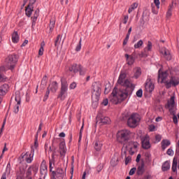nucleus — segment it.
Returning a JSON list of instances; mask_svg holds the SVG:
<instances>
[{
    "instance_id": "obj_32",
    "label": "nucleus",
    "mask_w": 179,
    "mask_h": 179,
    "mask_svg": "<svg viewBox=\"0 0 179 179\" xmlns=\"http://www.w3.org/2000/svg\"><path fill=\"white\" fill-rule=\"evenodd\" d=\"M148 55H149V52L148 51V48H144V51L141 52V53L138 55V57H140V58H146Z\"/></svg>"
},
{
    "instance_id": "obj_5",
    "label": "nucleus",
    "mask_w": 179,
    "mask_h": 179,
    "mask_svg": "<svg viewBox=\"0 0 179 179\" xmlns=\"http://www.w3.org/2000/svg\"><path fill=\"white\" fill-rule=\"evenodd\" d=\"M132 132L128 129L120 130L117 134V139L119 143L125 144L131 139Z\"/></svg>"
},
{
    "instance_id": "obj_28",
    "label": "nucleus",
    "mask_w": 179,
    "mask_h": 179,
    "mask_svg": "<svg viewBox=\"0 0 179 179\" xmlns=\"http://www.w3.org/2000/svg\"><path fill=\"white\" fill-rule=\"evenodd\" d=\"M162 171H167L170 170V162L166 161L162 166Z\"/></svg>"
},
{
    "instance_id": "obj_6",
    "label": "nucleus",
    "mask_w": 179,
    "mask_h": 179,
    "mask_svg": "<svg viewBox=\"0 0 179 179\" xmlns=\"http://www.w3.org/2000/svg\"><path fill=\"white\" fill-rule=\"evenodd\" d=\"M141 122V116L138 113H133L127 120V125L129 128H136Z\"/></svg>"
},
{
    "instance_id": "obj_12",
    "label": "nucleus",
    "mask_w": 179,
    "mask_h": 179,
    "mask_svg": "<svg viewBox=\"0 0 179 179\" xmlns=\"http://www.w3.org/2000/svg\"><path fill=\"white\" fill-rule=\"evenodd\" d=\"M141 143L143 149H145V150H148V149H150V148L152 147V145H150V140L148 136H145L144 138H142Z\"/></svg>"
},
{
    "instance_id": "obj_15",
    "label": "nucleus",
    "mask_w": 179,
    "mask_h": 179,
    "mask_svg": "<svg viewBox=\"0 0 179 179\" xmlns=\"http://www.w3.org/2000/svg\"><path fill=\"white\" fill-rule=\"evenodd\" d=\"M99 122V124H102L103 125H106V124H110L111 122V120L108 117H96V124Z\"/></svg>"
},
{
    "instance_id": "obj_30",
    "label": "nucleus",
    "mask_w": 179,
    "mask_h": 179,
    "mask_svg": "<svg viewBox=\"0 0 179 179\" xmlns=\"http://www.w3.org/2000/svg\"><path fill=\"white\" fill-rule=\"evenodd\" d=\"M40 171L41 176H45V174H47V165L41 164Z\"/></svg>"
},
{
    "instance_id": "obj_36",
    "label": "nucleus",
    "mask_w": 179,
    "mask_h": 179,
    "mask_svg": "<svg viewBox=\"0 0 179 179\" xmlns=\"http://www.w3.org/2000/svg\"><path fill=\"white\" fill-rule=\"evenodd\" d=\"M141 75H142V71L140 68L136 69L134 73V78H136V79H138L141 76Z\"/></svg>"
},
{
    "instance_id": "obj_52",
    "label": "nucleus",
    "mask_w": 179,
    "mask_h": 179,
    "mask_svg": "<svg viewBox=\"0 0 179 179\" xmlns=\"http://www.w3.org/2000/svg\"><path fill=\"white\" fill-rule=\"evenodd\" d=\"M128 19H129L128 15H124V18H123V24H127V23H128Z\"/></svg>"
},
{
    "instance_id": "obj_33",
    "label": "nucleus",
    "mask_w": 179,
    "mask_h": 179,
    "mask_svg": "<svg viewBox=\"0 0 179 179\" xmlns=\"http://www.w3.org/2000/svg\"><path fill=\"white\" fill-rule=\"evenodd\" d=\"M59 44H61V34L57 35L56 39L55 40V47H59Z\"/></svg>"
},
{
    "instance_id": "obj_56",
    "label": "nucleus",
    "mask_w": 179,
    "mask_h": 179,
    "mask_svg": "<svg viewBox=\"0 0 179 179\" xmlns=\"http://www.w3.org/2000/svg\"><path fill=\"white\" fill-rule=\"evenodd\" d=\"M101 170H103V166L102 165H98L96 167V171L98 173H100V171H101Z\"/></svg>"
},
{
    "instance_id": "obj_57",
    "label": "nucleus",
    "mask_w": 179,
    "mask_h": 179,
    "mask_svg": "<svg viewBox=\"0 0 179 179\" xmlns=\"http://www.w3.org/2000/svg\"><path fill=\"white\" fill-rule=\"evenodd\" d=\"M133 149H134V148L131 147V148H129V155H131V156H132L133 155H135V151H133Z\"/></svg>"
},
{
    "instance_id": "obj_63",
    "label": "nucleus",
    "mask_w": 179,
    "mask_h": 179,
    "mask_svg": "<svg viewBox=\"0 0 179 179\" xmlns=\"http://www.w3.org/2000/svg\"><path fill=\"white\" fill-rule=\"evenodd\" d=\"M130 8H133V10H134V9H136V8H138V3H133V4L131 6Z\"/></svg>"
},
{
    "instance_id": "obj_24",
    "label": "nucleus",
    "mask_w": 179,
    "mask_h": 179,
    "mask_svg": "<svg viewBox=\"0 0 179 179\" xmlns=\"http://www.w3.org/2000/svg\"><path fill=\"white\" fill-rule=\"evenodd\" d=\"M161 145L162 150H166L167 146H170V145H171V143L169 140L166 139L162 141Z\"/></svg>"
},
{
    "instance_id": "obj_50",
    "label": "nucleus",
    "mask_w": 179,
    "mask_h": 179,
    "mask_svg": "<svg viewBox=\"0 0 179 179\" xmlns=\"http://www.w3.org/2000/svg\"><path fill=\"white\" fill-rule=\"evenodd\" d=\"M83 127H85L84 122H83V125H82L80 131L79 142H80V140L82 139V131H83Z\"/></svg>"
},
{
    "instance_id": "obj_35",
    "label": "nucleus",
    "mask_w": 179,
    "mask_h": 179,
    "mask_svg": "<svg viewBox=\"0 0 179 179\" xmlns=\"http://www.w3.org/2000/svg\"><path fill=\"white\" fill-rule=\"evenodd\" d=\"M40 15V9L37 8L34 14V17H33V22H36V20H37V17H38Z\"/></svg>"
},
{
    "instance_id": "obj_13",
    "label": "nucleus",
    "mask_w": 179,
    "mask_h": 179,
    "mask_svg": "<svg viewBox=\"0 0 179 179\" xmlns=\"http://www.w3.org/2000/svg\"><path fill=\"white\" fill-rule=\"evenodd\" d=\"M5 73H6V68H5L4 66H0V83L6 82V80H8V77L5 76Z\"/></svg>"
},
{
    "instance_id": "obj_27",
    "label": "nucleus",
    "mask_w": 179,
    "mask_h": 179,
    "mask_svg": "<svg viewBox=\"0 0 179 179\" xmlns=\"http://www.w3.org/2000/svg\"><path fill=\"white\" fill-rule=\"evenodd\" d=\"M12 41L13 43H15L19 42V34L16 31H15L12 34Z\"/></svg>"
},
{
    "instance_id": "obj_10",
    "label": "nucleus",
    "mask_w": 179,
    "mask_h": 179,
    "mask_svg": "<svg viewBox=\"0 0 179 179\" xmlns=\"http://www.w3.org/2000/svg\"><path fill=\"white\" fill-rule=\"evenodd\" d=\"M70 72H73V73H80V75H85V71H83V67L80 64H74L69 68Z\"/></svg>"
},
{
    "instance_id": "obj_58",
    "label": "nucleus",
    "mask_w": 179,
    "mask_h": 179,
    "mask_svg": "<svg viewBox=\"0 0 179 179\" xmlns=\"http://www.w3.org/2000/svg\"><path fill=\"white\" fill-rule=\"evenodd\" d=\"M155 139H156V141H157V142H160V141H162V136H160V135H156L155 136Z\"/></svg>"
},
{
    "instance_id": "obj_38",
    "label": "nucleus",
    "mask_w": 179,
    "mask_h": 179,
    "mask_svg": "<svg viewBox=\"0 0 179 179\" xmlns=\"http://www.w3.org/2000/svg\"><path fill=\"white\" fill-rule=\"evenodd\" d=\"M31 171H33V166H29L26 173V177L30 178L31 176Z\"/></svg>"
},
{
    "instance_id": "obj_11",
    "label": "nucleus",
    "mask_w": 179,
    "mask_h": 179,
    "mask_svg": "<svg viewBox=\"0 0 179 179\" xmlns=\"http://www.w3.org/2000/svg\"><path fill=\"white\" fill-rule=\"evenodd\" d=\"M51 175L57 179H64V169L58 167L55 171H52Z\"/></svg>"
},
{
    "instance_id": "obj_49",
    "label": "nucleus",
    "mask_w": 179,
    "mask_h": 179,
    "mask_svg": "<svg viewBox=\"0 0 179 179\" xmlns=\"http://www.w3.org/2000/svg\"><path fill=\"white\" fill-rule=\"evenodd\" d=\"M155 129H156V127L155 126V124H151L149 126V131L150 132H155Z\"/></svg>"
},
{
    "instance_id": "obj_23",
    "label": "nucleus",
    "mask_w": 179,
    "mask_h": 179,
    "mask_svg": "<svg viewBox=\"0 0 179 179\" xmlns=\"http://www.w3.org/2000/svg\"><path fill=\"white\" fill-rule=\"evenodd\" d=\"M124 57L127 61L128 65H134V62H135V58L132 55H129L128 54L124 55Z\"/></svg>"
},
{
    "instance_id": "obj_44",
    "label": "nucleus",
    "mask_w": 179,
    "mask_h": 179,
    "mask_svg": "<svg viewBox=\"0 0 179 179\" xmlns=\"http://www.w3.org/2000/svg\"><path fill=\"white\" fill-rule=\"evenodd\" d=\"M154 3L157 6V9H160V0H154Z\"/></svg>"
},
{
    "instance_id": "obj_40",
    "label": "nucleus",
    "mask_w": 179,
    "mask_h": 179,
    "mask_svg": "<svg viewBox=\"0 0 179 179\" xmlns=\"http://www.w3.org/2000/svg\"><path fill=\"white\" fill-rule=\"evenodd\" d=\"M172 10H173V7H171V6H170V7L166 13L167 19H169V17H171V15H173V13H171Z\"/></svg>"
},
{
    "instance_id": "obj_8",
    "label": "nucleus",
    "mask_w": 179,
    "mask_h": 179,
    "mask_svg": "<svg viewBox=\"0 0 179 179\" xmlns=\"http://www.w3.org/2000/svg\"><path fill=\"white\" fill-rule=\"evenodd\" d=\"M179 85V78L174 75H171L170 80L166 82V88L170 89V87H176Z\"/></svg>"
},
{
    "instance_id": "obj_60",
    "label": "nucleus",
    "mask_w": 179,
    "mask_h": 179,
    "mask_svg": "<svg viewBox=\"0 0 179 179\" xmlns=\"http://www.w3.org/2000/svg\"><path fill=\"white\" fill-rule=\"evenodd\" d=\"M131 161V158L129 157H125V164L127 166V164H128V163H129V162Z\"/></svg>"
},
{
    "instance_id": "obj_61",
    "label": "nucleus",
    "mask_w": 179,
    "mask_h": 179,
    "mask_svg": "<svg viewBox=\"0 0 179 179\" xmlns=\"http://www.w3.org/2000/svg\"><path fill=\"white\" fill-rule=\"evenodd\" d=\"M141 154H138V155H137L136 159V163H139V162H141Z\"/></svg>"
},
{
    "instance_id": "obj_48",
    "label": "nucleus",
    "mask_w": 179,
    "mask_h": 179,
    "mask_svg": "<svg viewBox=\"0 0 179 179\" xmlns=\"http://www.w3.org/2000/svg\"><path fill=\"white\" fill-rule=\"evenodd\" d=\"M43 127V122H41L40 124H39V127H38V131H37V134H38V132H41V128ZM38 136V134H36V138L37 139V137Z\"/></svg>"
},
{
    "instance_id": "obj_34",
    "label": "nucleus",
    "mask_w": 179,
    "mask_h": 179,
    "mask_svg": "<svg viewBox=\"0 0 179 179\" xmlns=\"http://www.w3.org/2000/svg\"><path fill=\"white\" fill-rule=\"evenodd\" d=\"M169 111H170L171 114L172 115H173V122H174V124H178V118H177V115H176V112L172 111L171 109H169Z\"/></svg>"
},
{
    "instance_id": "obj_29",
    "label": "nucleus",
    "mask_w": 179,
    "mask_h": 179,
    "mask_svg": "<svg viewBox=\"0 0 179 179\" xmlns=\"http://www.w3.org/2000/svg\"><path fill=\"white\" fill-rule=\"evenodd\" d=\"M101 148H103V143L100 141H96L94 143V149L96 152H100L101 150Z\"/></svg>"
},
{
    "instance_id": "obj_45",
    "label": "nucleus",
    "mask_w": 179,
    "mask_h": 179,
    "mask_svg": "<svg viewBox=\"0 0 179 179\" xmlns=\"http://www.w3.org/2000/svg\"><path fill=\"white\" fill-rule=\"evenodd\" d=\"M49 169L51 174H52V171H52V169H54V166H52V161H51V159H50L49 161Z\"/></svg>"
},
{
    "instance_id": "obj_14",
    "label": "nucleus",
    "mask_w": 179,
    "mask_h": 179,
    "mask_svg": "<svg viewBox=\"0 0 179 179\" xmlns=\"http://www.w3.org/2000/svg\"><path fill=\"white\" fill-rule=\"evenodd\" d=\"M15 100L17 103L15 108H14V113L17 114L19 113V106H20V103H22V98L20 97V94H16L15 96Z\"/></svg>"
},
{
    "instance_id": "obj_47",
    "label": "nucleus",
    "mask_w": 179,
    "mask_h": 179,
    "mask_svg": "<svg viewBox=\"0 0 179 179\" xmlns=\"http://www.w3.org/2000/svg\"><path fill=\"white\" fill-rule=\"evenodd\" d=\"M166 155H168L169 156H173V155H174V151H173V149L169 148L166 152Z\"/></svg>"
},
{
    "instance_id": "obj_39",
    "label": "nucleus",
    "mask_w": 179,
    "mask_h": 179,
    "mask_svg": "<svg viewBox=\"0 0 179 179\" xmlns=\"http://www.w3.org/2000/svg\"><path fill=\"white\" fill-rule=\"evenodd\" d=\"M143 45V41L140 40L138 42H137V43L134 45V48L136 49L141 48V47H142Z\"/></svg>"
},
{
    "instance_id": "obj_54",
    "label": "nucleus",
    "mask_w": 179,
    "mask_h": 179,
    "mask_svg": "<svg viewBox=\"0 0 179 179\" xmlns=\"http://www.w3.org/2000/svg\"><path fill=\"white\" fill-rule=\"evenodd\" d=\"M76 88V83L73 82L72 83L70 86H69V89L71 90H73Z\"/></svg>"
},
{
    "instance_id": "obj_21",
    "label": "nucleus",
    "mask_w": 179,
    "mask_h": 179,
    "mask_svg": "<svg viewBox=\"0 0 179 179\" xmlns=\"http://www.w3.org/2000/svg\"><path fill=\"white\" fill-rule=\"evenodd\" d=\"M145 173V162H141V164L137 168L138 176H142Z\"/></svg>"
},
{
    "instance_id": "obj_7",
    "label": "nucleus",
    "mask_w": 179,
    "mask_h": 179,
    "mask_svg": "<svg viewBox=\"0 0 179 179\" xmlns=\"http://www.w3.org/2000/svg\"><path fill=\"white\" fill-rule=\"evenodd\" d=\"M61 90H60V94L58 95V99H60L61 100H65V94L68 92V82L66 81V79L64 78H61Z\"/></svg>"
},
{
    "instance_id": "obj_26",
    "label": "nucleus",
    "mask_w": 179,
    "mask_h": 179,
    "mask_svg": "<svg viewBox=\"0 0 179 179\" xmlns=\"http://www.w3.org/2000/svg\"><path fill=\"white\" fill-rule=\"evenodd\" d=\"M178 165V161L177 158L174 157L172 164V171L173 173H177V166Z\"/></svg>"
},
{
    "instance_id": "obj_41",
    "label": "nucleus",
    "mask_w": 179,
    "mask_h": 179,
    "mask_svg": "<svg viewBox=\"0 0 179 179\" xmlns=\"http://www.w3.org/2000/svg\"><path fill=\"white\" fill-rule=\"evenodd\" d=\"M47 82H48V78H47V76H44L41 80V85L45 86V85H47Z\"/></svg>"
},
{
    "instance_id": "obj_55",
    "label": "nucleus",
    "mask_w": 179,
    "mask_h": 179,
    "mask_svg": "<svg viewBox=\"0 0 179 179\" xmlns=\"http://www.w3.org/2000/svg\"><path fill=\"white\" fill-rule=\"evenodd\" d=\"M43 52H44V48H43L42 46L39 49L38 55H41V56L43 55Z\"/></svg>"
},
{
    "instance_id": "obj_25",
    "label": "nucleus",
    "mask_w": 179,
    "mask_h": 179,
    "mask_svg": "<svg viewBox=\"0 0 179 179\" xmlns=\"http://www.w3.org/2000/svg\"><path fill=\"white\" fill-rule=\"evenodd\" d=\"M54 27H55V17H52L49 24L50 33L54 31Z\"/></svg>"
},
{
    "instance_id": "obj_37",
    "label": "nucleus",
    "mask_w": 179,
    "mask_h": 179,
    "mask_svg": "<svg viewBox=\"0 0 179 179\" xmlns=\"http://www.w3.org/2000/svg\"><path fill=\"white\" fill-rule=\"evenodd\" d=\"M110 164L112 166H113V167L117 166V164H118V158L115 157H113L110 160Z\"/></svg>"
},
{
    "instance_id": "obj_22",
    "label": "nucleus",
    "mask_w": 179,
    "mask_h": 179,
    "mask_svg": "<svg viewBox=\"0 0 179 179\" xmlns=\"http://www.w3.org/2000/svg\"><path fill=\"white\" fill-rule=\"evenodd\" d=\"M22 159H25V162H27V163H31V162H33V155L31 157V154H29H29H27V152H26L25 154H22Z\"/></svg>"
},
{
    "instance_id": "obj_20",
    "label": "nucleus",
    "mask_w": 179,
    "mask_h": 179,
    "mask_svg": "<svg viewBox=\"0 0 179 179\" xmlns=\"http://www.w3.org/2000/svg\"><path fill=\"white\" fill-rule=\"evenodd\" d=\"M33 4L29 3V5L25 8V14L28 17H30L31 16V13H33Z\"/></svg>"
},
{
    "instance_id": "obj_31",
    "label": "nucleus",
    "mask_w": 179,
    "mask_h": 179,
    "mask_svg": "<svg viewBox=\"0 0 179 179\" xmlns=\"http://www.w3.org/2000/svg\"><path fill=\"white\" fill-rule=\"evenodd\" d=\"M164 57L167 61H171V54L167 50H164Z\"/></svg>"
},
{
    "instance_id": "obj_19",
    "label": "nucleus",
    "mask_w": 179,
    "mask_h": 179,
    "mask_svg": "<svg viewBox=\"0 0 179 179\" xmlns=\"http://www.w3.org/2000/svg\"><path fill=\"white\" fill-rule=\"evenodd\" d=\"M59 153L60 156L64 157L65 156L66 151L65 150V141H62L59 143Z\"/></svg>"
},
{
    "instance_id": "obj_16",
    "label": "nucleus",
    "mask_w": 179,
    "mask_h": 179,
    "mask_svg": "<svg viewBox=\"0 0 179 179\" xmlns=\"http://www.w3.org/2000/svg\"><path fill=\"white\" fill-rule=\"evenodd\" d=\"M176 97L175 96H171L170 100L168 101L167 102V107L168 108H169V110H171V111H174L173 110V109L174 108V106L176 104Z\"/></svg>"
},
{
    "instance_id": "obj_64",
    "label": "nucleus",
    "mask_w": 179,
    "mask_h": 179,
    "mask_svg": "<svg viewBox=\"0 0 179 179\" xmlns=\"http://www.w3.org/2000/svg\"><path fill=\"white\" fill-rule=\"evenodd\" d=\"M1 179H6V173H3Z\"/></svg>"
},
{
    "instance_id": "obj_3",
    "label": "nucleus",
    "mask_w": 179,
    "mask_h": 179,
    "mask_svg": "<svg viewBox=\"0 0 179 179\" xmlns=\"http://www.w3.org/2000/svg\"><path fill=\"white\" fill-rule=\"evenodd\" d=\"M178 72V70H176V69L169 68L165 71H158V83H164L166 86V82H169L167 78H169V75H176Z\"/></svg>"
},
{
    "instance_id": "obj_4",
    "label": "nucleus",
    "mask_w": 179,
    "mask_h": 179,
    "mask_svg": "<svg viewBox=\"0 0 179 179\" xmlns=\"http://www.w3.org/2000/svg\"><path fill=\"white\" fill-rule=\"evenodd\" d=\"M19 61V56L15 53L9 55L5 59V64L6 68L11 72H13L15 68H16V64Z\"/></svg>"
},
{
    "instance_id": "obj_1",
    "label": "nucleus",
    "mask_w": 179,
    "mask_h": 179,
    "mask_svg": "<svg viewBox=\"0 0 179 179\" xmlns=\"http://www.w3.org/2000/svg\"><path fill=\"white\" fill-rule=\"evenodd\" d=\"M127 78V71H122L117 80V83L122 86V88H117L115 87L113 92L109 96V103L112 104H121L122 101H125L128 99L129 96L132 94L134 90H135V85L131 83Z\"/></svg>"
},
{
    "instance_id": "obj_53",
    "label": "nucleus",
    "mask_w": 179,
    "mask_h": 179,
    "mask_svg": "<svg viewBox=\"0 0 179 179\" xmlns=\"http://www.w3.org/2000/svg\"><path fill=\"white\" fill-rule=\"evenodd\" d=\"M129 40V36H128L127 35H126V37L123 41V45H127L128 41Z\"/></svg>"
},
{
    "instance_id": "obj_18",
    "label": "nucleus",
    "mask_w": 179,
    "mask_h": 179,
    "mask_svg": "<svg viewBox=\"0 0 179 179\" xmlns=\"http://www.w3.org/2000/svg\"><path fill=\"white\" fill-rule=\"evenodd\" d=\"M8 89H9V85L8 84H3L0 87V96H5L8 93Z\"/></svg>"
},
{
    "instance_id": "obj_43",
    "label": "nucleus",
    "mask_w": 179,
    "mask_h": 179,
    "mask_svg": "<svg viewBox=\"0 0 179 179\" xmlns=\"http://www.w3.org/2000/svg\"><path fill=\"white\" fill-rule=\"evenodd\" d=\"M136 96L137 97H142V96H143V91L142 89H140L136 92Z\"/></svg>"
},
{
    "instance_id": "obj_59",
    "label": "nucleus",
    "mask_w": 179,
    "mask_h": 179,
    "mask_svg": "<svg viewBox=\"0 0 179 179\" xmlns=\"http://www.w3.org/2000/svg\"><path fill=\"white\" fill-rule=\"evenodd\" d=\"M151 6L152 13H154L155 15H157V10H155V6H153V4H151Z\"/></svg>"
},
{
    "instance_id": "obj_51",
    "label": "nucleus",
    "mask_w": 179,
    "mask_h": 179,
    "mask_svg": "<svg viewBox=\"0 0 179 179\" xmlns=\"http://www.w3.org/2000/svg\"><path fill=\"white\" fill-rule=\"evenodd\" d=\"M135 171H136V168H132L129 173V176H134Z\"/></svg>"
},
{
    "instance_id": "obj_46",
    "label": "nucleus",
    "mask_w": 179,
    "mask_h": 179,
    "mask_svg": "<svg viewBox=\"0 0 179 179\" xmlns=\"http://www.w3.org/2000/svg\"><path fill=\"white\" fill-rule=\"evenodd\" d=\"M145 48H147V51H152V42L148 41V45Z\"/></svg>"
},
{
    "instance_id": "obj_2",
    "label": "nucleus",
    "mask_w": 179,
    "mask_h": 179,
    "mask_svg": "<svg viewBox=\"0 0 179 179\" xmlns=\"http://www.w3.org/2000/svg\"><path fill=\"white\" fill-rule=\"evenodd\" d=\"M101 95V83L94 82L92 85V103H99Z\"/></svg>"
},
{
    "instance_id": "obj_17",
    "label": "nucleus",
    "mask_w": 179,
    "mask_h": 179,
    "mask_svg": "<svg viewBox=\"0 0 179 179\" xmlns=\"http://www.w3.org/2000/svg\"><path fill=\"white\" fill-rule=\"evenodd\" d=\"M145 90L148 93H152L153 90H155V84L152 83V82L149 81L148 83H145Z\"/></svg>"
},
{
    "instance_id": "obj_9",
    "label": "nucleus",
    "mask_w": 179,
    "mask_h": 179,
    "mask_svg": "<svg viewBox=\"0 0 179 179\" xmlns=\"http://www.w3.org/2000/svg\"><path fill=\"white\" fill-rule=\"evenodd\" d=\"M50 90L52 92V93H55L57 90H58V83L57 81H53L51 85L48 86L47 88L46 93L45 94V96L43 98V101H47L48 99V96H50Z\"/></svg>"
},
{
    "instance_id": "obj_42",
    "label": "nucleus",
    "mask_w": 179,
    "mask_h": 179,
    "mask_svg": "<svg viewBox=\"0 0 179 179\" xmlns=\"http://www.w3.org/2000/svg\"><path fill=\"white\" fill-rule=\"evenodd\" d=\"M82 48V38L80 39L78 45L76 48V51H79Z\"/></svg>"
},
{
    "instance_id": "obj_62",
    "label": "nucleus",
    "mask_w": 179,
    "mask_h": 179,
    "mask_svg": "<svg viewBox=\"0 0 179 179\" xmlns=\"http://www.w3.org/2000/svg\"><path fill=\"white\" fill-rule=\"evenodd\" d=\"M102 104L103 106H107L108 104V99H103Z\"/></svg>"
}]
</instances>
